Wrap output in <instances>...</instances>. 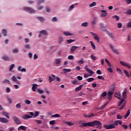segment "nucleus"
I'll return each mask as SVG.
<instances>
[{
	"instance_id": "obj_1",
	"label": "nucleus",
	"mask_w": 131,
	"mask_h": 131,
	"mask_svg": "<svg viewBox=\"0 0 131 131\" xmlns=\"http://www.w3.org/2000/svg\"><path fill=\"white\" fill-rule=\"evenodd\" d=\"M82 126L83 127L91 126V127H96V128L102 129V123L100 121H94L93 122H85L82 123Z\"/></svg>"
},
{
	"instance_id": "obj_2",
	"label": "nucleus",
	"mask_w": 131,
	"mask_h": 131,
	"mask_svg": "<svg viewBox=\"0 0 131 131\" xmlns=\"http://www.w3.org/2000/svg\"><path fill=\"white\" fill-rule=\"evenodd\" d=\"M23 10H24L25 12H27L29 14H34V13H35V10L31 7H24Z\"/></svg>"
},
{
	"instance_id": "obj_3",
	"label": "nucleus",
	"mask_w": 131,
	"mask_h": 131,
	"mask_svg": "<svg viewBox=\"0 0 131 131\" xmlns=\"http://www.w3.org/2000/svg\"><path fill=\"white\" fill-rule=\"evenodd\" d=\"M110 47L111 48V49L112 50V52H113V53H114L115 54H116V55H119V52H118V50H117V49H115L113 46L112 45V44H110Z\"/></svg>"
},
{
	"instance_id": "obj_4",
	"label": "nucleus",
	"mask_w": 131,
	"mask_h": 131,
	"mask_svg": "<svg viewBox=\"0 0 131 131\" xmlns=\"http://www.w3.org/2000/svg\"><path fill=\"white\" fill-rule=\"evenodd\" d=\"M12 119L14 120V122L16 123V124H21V121L19 118L16 116H13Z\"/></svg>"
},
{
	"instance_id": "obj_5",
	"label": "nucleus",
	"mask_w": 131,
	"mask_h": 131,
	"mask_svg": "<svg viewBox=\"0 0 131 131\" xmlns=\"http://www.w3.org/2000/svg\"><path fill=\"white\" fill-rule=\"evenodd\" d=\"M29 114L31 116H33L34 118H35L39 115V113L38 112H35V113L33 112H29Z\"/></svg>"
},
{
	"instance_id": "obj_6",
	"label": "nucleus",
	"mask_w": 131,
	"mask_h": 131,
	"mask_svg": "<svg viewBox=\"0 0 131 131\" xmlns=\"http://www.w3.org/2000/svg\"><path fill=\"white\" fill-rule=\"evenodd\" d=\"M84 69L85 70H86V71L89 73L90 74H91V75H93L95 74V72H94V71H93L92 70L89 69V68H88V66H86L84 67Z\"/></svg>"
},
{
	"instance_id": "obj_7",
	"label": "nucleus",
	"mask_w": 131,
	"mask_h": 131,
	"mask_svg": "<svg viewBox=\"0 0 131 131\" xmlns=\"http://www.w3.org/2000/svg\"><path fill=\"white\" fill-rule=\"evenodd\" d=\"M120 63L121 65H122V66H124L125 67H127V68H128L129 69H130V65H129L128 63L122 61H120Z\"/></svg>"
},
{
	"instance_id": "obj_8",
	"label": "nucleus",
	"mask_w": 131,
	"mask_h": 131,
	"mask_svg": "<svg viewBox=\"0 0 131 131\" xmlns=\"http://www.w3.org/2000/svg\"><path fill=\"white\" fill-rule=\"evenodd\" d=\"M0 122H2V123H7V122H9V120L6 118L0 117Z\"/></svg>"
},
{
	"instance_id": "obj_9",
	"label": "nucleus",
	"mask_w": 131,
	"mask_h": 131,
	"mask_svg": "<svg viewBox=\"0 0 131 131\" xmlns=\"http://www.w3.org/2000/svg\"><path fill=\"white\" fill-rule=\"evenodd\" d=\"M55 78L56 76L55 75L52 74L51 76H49V82H53V81L55 80Z\"/></svg>"
},
{
	"instance_id": "obj_10",
	"label": "nucleus",
	"mask_w": 131,
	"mask_h": 131,
	"mask_svg": "<svg viewBox=\"0 0 131 131\" xmlns=\"http://www.w3.org/2000/svg\"><path fill=\"white\" fill-rule=\"evenodd\" d=\"M112 96H113V92L111 91L107 93V99L109 101L112 100Z\"/></svg>"
},
{
	"instance_id": "obj_11",
	"label": "nucleus",
	"mask_w": 131,
	"mask_h": 131,
	"mask_svg": "<svg viewBox=\"0 0 131 131\" xmlns=\"http://www.w3.org/2000/svg\"><path fill=\"white\" fill-rule=\"evenodd\" d=\"M78 47L75 46H73L72 47L70 48V51L71 53H74L75 52V50L77 49Z\"/></svg>"
},
{
	"instance_id": "obj_12",
	"label": "nucleus",
	"mask_w": 131,
	"mask_h": 131,
	"mask_svg": "<svg viewBox=\"0 0 131 131\" xmlns=\"http://www.w3.org/2000/svg\"><path fill=\"white\" fill-rule=\"evenodd\" d=\"M126 89H124L122 92V96L123 97V98H122V99H123V100H126Z\"/></svg>"
},
{
	"instance_id": "obj_13",
	"label": "nucleus",
	"mask_w": 131,
	"mask_h": 131,
	"mask_svg": "<svg viewBox=\"0 0 131 131\" xmlns=\"http://www.w3.org/2000/svg\"><path fill=\"white\" fill-rule=\"evenodd\" d=\"M29 118H32V116L25 114L22 116L23 119H28Z\"/></svg>"
},
{
	"instance_id": "obj_14",
	"label": "nucleus",
	"mask_w": 131,
	"mask_h": 131,
	"mask_svg": "<svg viewBox=\"0 0 131 131\" xmlns=\"http://www.w3.org/2000/svg\"><path fill=\"white\" fill-rule=\"evenodd\" d=\"M101 17H106L107 15H108V13H107V11L106 10H101Z\"/></svg>"
},
{
	"instance_id": "obj_15",
	"label": "nucleus",
	"mask_w": 131,
	"mask_h": 131,
	"mask_svg": "<svg viewBox=\"0 0 131 131\" xmlns=\"http://www.w3.org/2000/svg\"><path fill=\"white\" fill-rule=\"evenodd\" d=\"M2 60L4 61H10V57L8 55H4L2 57Z\"/></svg>"
},
{
	"instance_id": "obj_16",
	"label": "nucleus",
	"mask_w": 131,
	"mask_h": 131,
	"mask_svg": "<svg viewBox=\"0 0 131 131\" xmlns=\"http://www.w3.org/2000/svg\"><path fill=\"white\" fill-rule=\"evenodd\" d=\"M40 34H43V35H48L49 33H48V31L45 30H42L41 31L39 32Z\"/></svg>"
},
{
	"instance_id": "obj_17",
	"label": "nucleus",
	"mask_w": 131,
	"mask_h": 131,
	"mask_svg": "<svg viewBox=\"0 0 131 131\" xmlns=\"http://www.w3.org/2000/svg\"><path fill=\"white\" fill-rule=\"evenodd\" d=\"M114 96L115 97H116V98H118V99H121V97H120L121 96V94L120 93V92H118V93H117V92H115L114 94Z\"/></svg>"
},
{
	"instance_id": "obj_18",
	"label": "nucleus",
	"mask_w": 131,
	"mask_h": 131,
	"mask_svg": "<svg viewBox=\"0 0 131 131\" xmlns=\"http://www.w3.org/2000/svg\"><path fill=\"white\" fill-rule=\"evenodd\" d=\"M129 114H130V110H128L126 113V114L124 115V119H126L129 116Z\"/></svg>"
},
{
	"instance_id": "obj_19",
	"label": "nucleus",
	"mask_w": 131,
	"mask_h": 131,
	"mask_svg": "<svg viewBox=\"0 0 131 131\" xmlns=\"http://www.w3.org/2000/svg\"><path fill=\"white\" fill-rule=\"evenodd\" d=\"M2 34L4 36H7V35H8V32H7V30L3 29L2 31Z\"/></svg>"
},
{
	"instance_id": "obj_20",
	"label": "nucleus",
	"mask_w": 131,
	"mask_h": 131,
	"mask_svg": "<svg viewBox=\"0 0 131 131\" xmlns=\"http://www.w3.org/2000/svg\"><path fill=\"white\" fill-rule=\"evenodd\" d=\"M100 29L102 31H107V30H106L105 26H104V24H100Z\"/></svg>"
},
{
	"instance_id": "obj_21",
	"label": "nucleus",
	"mask_w": 131,
	"mask_h": 131,
	"mask_svg": "<svg viewBox=\"0 0 131 131\" xmlns=\"http://www.w3.org/2000/svg\"><path fill=\"white\" fill-rule=\"evenodd\" d=\"M37 84H33V86L32 88V90L33 91V92H35V90H36V89L37 88Z\"/></svg>"
},
{
	"instance_id": "obj_22",
	"label": "nucleus",
	"mask_w": 131,
	"mask_h": 131,
	"mask_svg": "<svg viewBox=\"0 0 131 131\" xmlns=\"http://www.w3.org/2000/svg\"><path fill=\"white\" fill-rule=\"evenodd\" d=\"M98 21V18L97 17H94L93 20L92 21V25H95L97 21Z\"/></svg>"
},
{
	"instance_id": "obj_23",
	"label": "nucleus",
	"mask_w": 131,
	"mask_h": 131,
	"mask_svg": "<svg viewBox=\"0 0 131 131\" xmlns=\"http://www.w3.org/2000/svg\"><path fill=\"white\" fill-rule=\"evenodd\" d=\"M82 89V85H79L78 87L76 88L75 89V92H79V91H80Z\"/></svg>"
},
{
	"instance_id": "obj_24",
	"label": "nucleus",
	"mask_w": 131,
	"mask_h": 131,
	"mask_svg": "<svg viewBox=\"0 0 131 131\" xmlns=\"http://www.w3.org/2000/svg\"><path fill=\"white\" fill-rule=\"evenodd\" d=\"M107 35L112 38V39H113L114 38V36H113V34L112 33H110V32H107Z\"/></svg>"
},
{
	"instance_id": "obj_25",
	"label": "nucleus",
	"mask_w": 131,
	"mask_h": 131,
	"mask_svg": "<svg viewBox=\"0 0 131 131\" xmlns=\"http://www.w3.org/2000/svg\"><path fill=\"white\" fill-rule=\"evenodd\" d=\"M63 73H67V72H71V69H63Z\"/></svg>"
},
{
	"instance_id": "obj_26",
	"label": "nucleus",
	"mask_w": 131,
	"mask_h": 131,
	"mask_svg": "<svg viewBox=\"0 0 131 131\" xmlns=\"http://www.w3.org/2000/svg\"><path fill=\"white\" fill-rule=\"evenodd\" d=\"M73 9H74V5H72L69 6V7L68 9V11L70 12V11H72Z\"/></svg>"
},
{
	"instance_id": "obj_27",
	"label": "nucleus",
	"mask_w": 131,
	"mask_h": 131,
	"mask_svg": "<svg viewBox=\"0 0 131 131\" xmlns=\"http://www.w3.org/2000/svg\"><path fill=\"white\" fill-rule=\"evenodd\" d=\"M37 19L40 21V22H41L42 23H43V21H45V18L42 17H37Z\"/></svg>"
},
{
	"instance_id": "obj_28",
	"label": "nucleus",
	"mask_w": 131,
	"mask_h": 131,
	"mask_svg": "<svg viewBox=\"0 0 131 131\" xmlns=\"http://www.w3.org/2000/svg\"><path fill=\"white\" fill-rule=\"evenodd\" d=\"M118 124H119V120H116L114 121V123L112 124L114 126H117Z\"/></svg>"
},
{
	"instance_id": "obj_29",
	"label": "nucleus",
	"mask_w": 131,
	"mask_h": 131,
	"mask_svg": "<svg viewBox=\"0 0 131 131\" xmlns=\"http://www.w3.org/2000/svg\"><path fill=\"white\" fill-rule=\"evenodd\" d=\"M63 123H64V124H67L68 125H69L70 126H72V125H73V123H72L70 122L63 121Z\"/></svg>"
},
{
	"instance_id": "obj_30",
	"label": "nucleus",
	"mask_w": 131,
	"mask_h": 131,
	"mask_svg": "<svg viewBox=\"0 0 131 131\" xmlns=\"http://www.w3.org/2000/svg\"><path fill=\"white\" fill-rule=\"evenodd\" d=\"M37 6H39V5H41L42 3H45V0H37Z\"/></svg>"
},
{
	"instance_id": "obj_31",
	"label": "nucleus",
	"mask_w": 131,
	"mask_h": 131,
	"mask_svg": "<svg viewBox=\"0 0 131 131\" xmlns=\"http://www.w3.org/2000/svg\"><path fill=\"white\" fill-rule=\"evenodd\" d=\"M3 115L6 117V118H8V119H10V117L9 116V113L7 112L3 113Z\"/></svg>"
},
{
	"instance_id": "obj_32",
	"label": "nucleus",
	"mask_w": 131,
	"mask_h": 131,
	"mask_svg": "<svg viewBox=\"0 0 131 131\" xmlns=\"http://www.w3.org/2000/svg\"><path fill=\"white\" fill-rule=\"evenodd\" d=\"M88 25H89V23H88V22H84L81 24V26L83 27H88Z\"/></svg>"
},
{
	"instance_id": "obj_33",
	"label": "nucleus",
	"mask_w": 131,
	"mask_h": 131,
	"mask_svg": "<svg viewBox=\"0 0 131 131\" xmlns=\"http://www.w3.org/2000/svg\"><path fill=\"white\" fill-rule=\"evenodd\" d=\"M63 34L66 36H71V35H73L72 34L67 32H64Z\"/></svg>"
},
{
	"instance_id": "obj_34",
	"label": "nucleus",
	"mask_w": 131,
	"mask_h": 131,
	"mask_svg": "<svg viewBox=\"0 0 131 131\" xmlns=\"http://www.w3.org/2000/svg\"><path fill=\"white\" fill-rule=\"evenodd\" d=\"M11 79L13 80V81H14V82H18V80L17 79V78L15 77V76H13Z\"/></svg>"
},
{
	"instance_id": "obj_35",
	"label": "nucleus",
	"mask_w": 131,
	"mask_h": 131,
	"mask_svg": "<svg viewBox=\"0 0 131 131\" xmlns=\"http://www.w3.org/2000/svg\"><path fill=\"white\" fill-rule=\"evenodd\" d=\"M90 43H91V47H92V48L93 49V50H95V49H96V46L95 45V44L94 43V42H92V41H90Z\"/></svg>"
},
{
	"instance_id": "obj_36",
	"label": "nucleus",
	"mask_w": 131,
	"mask_h": 131,
	"mask_svg": "<svg viewBox=\"0 0 131 131\" xmlns=\"http://www.w3.org/2000/svg\"><path fill=\"white\" fill-rule=\"evenodd\" d=\"M45 10H46V12H47V13H50V12H51V9L48 6H47L46 7Z\"/></svg>"
},
{
	"instance_id": "obj_37",
	"label": "nucleus",
	"mask_w": 131,
	"mask_h": 131,
	"mask_svg": "<svg viewBox=\"0 0 131 131\" xmlns=\"http://www.w3.org/2000/svg\"><path fill=\"white\" fill-rule=\"evenodd\" d=\"M113 128H115V126H114L113 124H111L108 125L107 129H112Z\"/></svg>"
},
{
	"instance_id": "obj_38",
	"label": "nucleus",
	"mask_w": 131,
	"mask_h": 131,
	"mask_svg": "<svg viewBox=\"0 0 131 131\" xmlns=\"http://www.w3.org/2000/svg\"><path fill=\"white\" fill-rule=\"evenodd\" d=\"M25 104H27V105H30V104H31V101H30V100L26 99L25 100Z\"/></svg>"
},
{
	"instance_id": "obj_39",
	"label": "nucleus",
	"mask_w": 131,
	"mask_h": 131,
	"mask_svg": "<svg viewBox=\"0 0 131 131\" xmlns=\"http://www.w3.org/2000/svg\"><path fill=\"white\" fill-rule=\"evenodd\" d=\"M12 52H13L14 54H17V53H19V50H18V49L16 48L13 49Z\"/></svg>"
},
{
	"instance_id": "obj_40",
	"label": "nucleus",
	"mask_w": 131,
	"mask_h": 131,
	"mask_svg": "<svg viewBox=\"0 0 131 131\" xmlns=\"http://www.w3.org/2000/svg\"><path fill=\"white\" fill-rule=\"evenodd\" d=\"M93 80H95L94 78H89L86 79V81H88V82H92Z\"/></svg>"
},
{
	"instance_id": "obj_41",
	"label": "nucleus",
	"mask_w": 131,
	"mask_h": 131,
	"mask_svg": "<svg viewBox=\"0 0 131 131\" xmlns=\"http://www.w3.org/2000/svg\"><path fill=\"white\" fill-rule=\"evenodd\" d=\"M106 105H107V103H106V104H104L103 105H102V106L99 107L98 108V110H103V109H104V108L105 107H106Z\"/></svg>"
},
{
	"instance_id": "obj_42",
	"label": "nucleus",
	"mask_w": 131,
	"mask_h": 131,
	"mask_svg": "<svg viewBox=\"0 0 131 131\" xmlns=\"http://www.w3.org/2000/svg\"><path fill=\"white\" fill-rule=\"evenodd\" d=\"M94 38L97 42H100V37H99V36L97 37H94Z\"/></svg>"
},
{
	"instance_id": "obj_43",
	"label": "nucleus",
	"mask_w": 131,
	"mask_h": 131,
	"mask_svg": "<svg viewBox=\"0 0 131 131\" xmlns=\"http://www.w3.org/2000/svg\"><path fill=\"white\" fill-rule=\"evenodd\" d=\"M61 63V58L57 59L56 60V64L58 65V64H60Z\"/></svg>"
},
{
	"instance_id": "obj_44",
	"label": "nucleus",
	"mask_w": 131,
	"mask_h": 131,
	"mask_svg": "<svg viewBox=\"0 0 131 131\" xmlns=\"http://www.w3.org/2000/svg\"><path fill=\"white\" fill-rule=\"evenodd\" d=\"M96 5H97V3L96 2H93L92 3H91L89 7L90 8H92V7H95V6H96Z\"/></svg>"
},
{
	"instance_id": "obj_45",
	"label": "nucleus",
	"mask_w": 131,
	"mask_h": 131,
	"mask_svg": "<svg viewBox=\"0 0 131 131\" xmlns=\"http://www.w3.org/2000/svg\"><path fill=\"white\" fill-rule=\"evenodd\" d=\"M82 59L79 60L78 62V64L79 65H81V64H83V63H84V61H83V58H81Z\"/></svg>"
},
{
	"instance_id": "obj_46",
	"label": "nucleus",
	"mask_w": 131,
	"mask_h": 131,
	"mask_svg": "<svg viewBox=\"0 0 131 131\" xmlns=\"http://www.w3.org/2000/svg\"><path fill=\"white\" fill-rule=\"evenodd\" d=\"M73 41H75V40H73L72 39H70L67 40V42L69 44H70L72 42H73Z\"/></svg>"
},
{
	"instance_id": "obj_47",
	"label": "nucleus",
	"mask_w": 131,
	"mask_h": 131,
	"mask_svg": "<svg viewBox=\"0 0 131 131\" xmlns=\"http://www.w3.org/2000/svg\"><path fill=\"white\" fill-rule=\"evenodd\" d=\"M124 73L127 76V77H129V74H128V72H127L126 70H124Z\"/></svg>"
},
{
	"instance_id": "obj_48",
	"label": "nucleus",
	"mask_w": 131,
	"mask_h": 131,
	"mask_svg": "<svg viewBox=\"0 0 131 131\" xmlns=\"http://www.w3.org/2000/svg\"><path fill=\"white\" fill-rule=\"evenodd\" d=\"M14 67H15V64H12L9 68V71H12L14 69Z\"/></svg>"
},
{
	"instance_id": "obj_49",
	"label": "nucleus",
	"mask_w": 131,
	"mask_h": 131,
	"mask_svg": "<svg viewBox=\"0 0 131 131\" xmlns=\"http://www.w3.org/2000/svg\"><path fill=\"white\" fill-rule=\"evenodd\" d=\"M78 80H72L71 81V83H72L73 84H77V82H78Z\"/></svg>"
},
{
	"instance_id": "obj_50",
	"label": "nucleus",
	"mask_w": 131,
	"mask_h": 131,
	"mask_svg": "<svg viewBox=\"0 0 131 131\" xmlns=\"http://www.w3.org/2000/svg\"><path fill=\"white\" fill-rule=\"evenodd\" d=\"M63 37H60L58 39V42L59 43H62V42H63Z\"/></svg>"
},
{
	"instance_id": "obj_51",
	"label": "nucleus",
	"mask_w": 131,
	"mask_h": 131,
	"mask_svg": "<svg viewBox=\"0 0 131 131\" xmlns=\"http://www.w3.org/2000/svg\"><path fill=\"white\" fill-rule=\"evenodd\" d=\"M113 19H116L117 21H118L119 20L120 18L119 16L117 15H115L112 17Z\"/></svg>"
},
{
	"instance_id": "obj_52",
	"label": "nucleus",
	"mask_w": 131,
	"mask_h": 131,
	"mask_svg": "<svg viewBox=\"0 0 131 131\" xmlns=\"http://www.w3.org/2000/svg\"><path fill=\"white\" fill-rule=\"evenodd\" d=\"M91 60H93V61H96V60H97V57H96V56H94V55H91L90 56Z\"/></svg>"
},
{
	"instance_id": "obj_53",
	"label": "nucleus",
	"mask_w": 131,
	"mask_h": 131,
	"mask_svg": "<svg viewBox=\"0 0 131 131\" xmlns=\"http://www.w3.org/2000/svg\"><path fill=\"white\" fill-rule=\"evenodd\" d=\"M25 49H27V50H30V46L28 44H26L24 46Z\"/></svg>"
},
{
	"instance_id": "obj_54",
	"label": "nucleus",
	"mask_w": 131,
	"mask_h": 131,
	"mask_svg": "<svg viewBox=\"0 0 131 131\" xmlns=\"http://www.w3.org/2000/svg\"><path fill=\"white\" fill-rule=\"evenodd\" d=\"M2 83H10V80L5 79L2 81Z\"/></svg>"
},
{
	"instance_id": "obj_55",
	"label": "nucleus",
	"mask_w": 131,
	"mask_h": 131,
	"mask_svg": "<svg viewBox=\"0 0 131 131\" xmlns=\"http://www.w3.org/2000/svg\"><path fill=\"white\" fill-rule=\"evenodd\" d=\"M51 117L58 118V117H60V116L58 114H55V115H52Z\"/></svg>"
},
{
	"instance_id": "obj_56",
	"label": "nucleus",
	"mask_w": 131,
	"mask_h": 131,
	"mask_svg": "<svg viewBox=\"0 0 131 131\" xmlns=\"http://www.w3.org/2000/svg\"><path fill=\"white\" fill-rule=\"evenodd\" d=\"M105 96H107V92H103L101 95V96L102 97V98H105Z\"/></svg>"
},
{
	"instance_id": "obj_57",
	"label": "nucleus",
	"mask_w": 131,
	"mask_h": 131,
	"mask_svg": "<svg viewBox=\"0 0 131 131\" xmlns=\"http://www.w3.org/2000/svg\"><path fill=\"white\" fill-rule=\"evenodd\" d=\"M21 107V104L20 103H18L16 105V108L17 109H20Z\"/></svg>"
},
{
	"instance_id": "obj_58",
	"label": "nucleus",
	"mask_w": 131,
	"mask_h": 131,
	"mask_svg": "<svg viewBox=\"0 0 131 131\" xmlns=\"http://www.w3.org/2000/svg\"><path fill=\"white\" fill-rule=\"evenodd\" d=\"M68 59L69 60H73V59H74V57L73 55H69L68 57Z\"/></svg>"
},
{
	"instance_id": "obj_59",
	"label": "nucleus",
	"mask_w": 131,
	"mask_h": 131,
	"mask_svg": "<svg viewBox=\"0 0 131 131\" xmlns=\"http://www.w3.org/2000/svg\"><path fill=\"white\" fill-rule=\"evenodd\" d=\"M122 117H123V116H121V115H119V114H118V115H117V119H122Z\"/></svg>"
},
{
	"instance_id": "obj_60",
	"label": "nucleus",
	"mask_w": 131,
	"mask_h": 131,
	"mask_svg": "<svg viewBox=\"0 0 131 131\" xmlns=\"http://www.w3.org/2000/svg\"><path fill=\"white\" fill-rule=\"evenodd\" d=\"M52 20L53 21V22H57L58 21V19L56 17H53L52 18Z\"/></svg>"
},
{
	"instance_id": "obj_61",
	"label": "nucleus",
	"mask_w": 131,
	"mask_h": 131,
	"mask_svg": "<svg viewBox=\"0 0 131 131\" xmlns=\"http://www.w3.org/2000/svg\"><path fill=\"white\" fill-rule=\"evenodd\" d=\"M125 101L124 99H121V101L119 102V106H120L122 104V103H123Z\"/></svg>"
},
{
	"instance_id": "obj_62",
	"label": "nucleus",
	"mask_w": 131,
	"mask_h": 131,
	"mask_svg": "<svg viewBox=\"0 0 131 131\" xmlns=\"http://www.w3.org/2000/svg\"><path fill=\"white\" fill-rule=\"evenodd\" d=\"M126 15H131V9H128L126 12Z\"/></svg>"
},
{
	"instance_id": "obj_63",
	"label": "nucleus",
	"mask_w": 131,
	"mask_h": 131,
	"mask_svg": "<svg viewBox=\"0 0 131 131\" xmlns=\"http://www.w3.org/2000/svg\"><path fill=\"white\" fill-rule=\"evenodd\" d=\"M20 128L22 130H26L27 127L25 126H20Z\"/></svg>"
},
{
	"instance_id": "obj_64",
	"label": "nucleus",
	"mask_w": 131,
	"mask_h": 131,
	"mask_svg": "<svg viewBox=\"0 0 131 131\" xmlns=\"http://www.w3.org/2000/svg\"><path fill=\"white\" fill-rule=\"evenodd\" d=\"M127 27L128 28H130V27H131V21L128 22L127 25Z\"/></svg>"
}]
</instances>
